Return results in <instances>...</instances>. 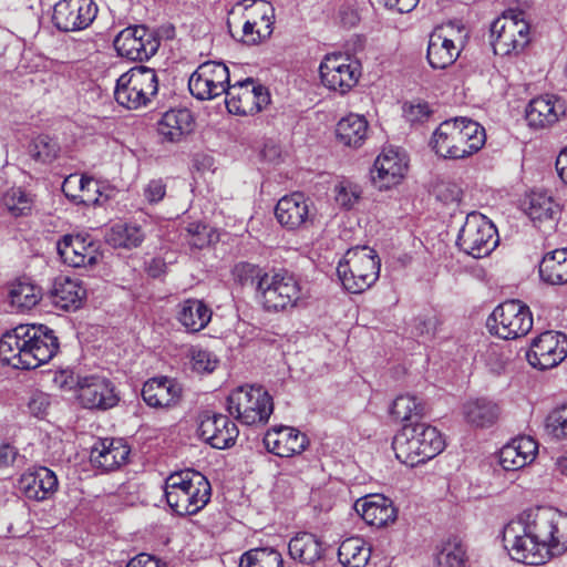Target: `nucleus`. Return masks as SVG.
I'll return each instance as SVG.
<instances>
[{
    "instance_id": "nucleus-1",
    "label": "nucleus",
    "mask_w": 567,
    "mask_h": 567,
    "mask_svg": "<svg viewBox=\"0 0 567 567\" xmlns=\"http://www.w3.org/2000/svg\"><path fill=\"white\" fill-rule=\"evenodd\" d=\"M503 539L514 560L543 565L567 550V514L553 507L530 508L505 526Z\"/></svg>"
},
{
    "instance_id": "nucleus-2",
    "label": "nucleus",
    "mask_w": 567,
    "mask_h": 567,
    "mask_svg": "<svg viewBox=\"0 0 567 567\" xmlns=\"http://www.w3.org/2000/svg\"><path fill=\"white\" fill-rule=\"evenodd\" d=\"M59 339L44 324H21L0 339V360L14 369H35L59 351Z\"/></svg>"
},
{
    "instance_id": "nucleus-3",
    "label": "nucleus",
    "mask_w": 567,
    "mask_h": 567,
    "mask_svg": "<svg viewBox=\"0 0 567 567\" xmlns=\"http://www.w3.org/2000/svg\"><path fill=\"white\" fill-rule=\"evenodd\" d=\"M485 141V130L480 123L467 117H455L439 125L431 145L440 156L460 159L478 152Z\"/></svg>"
},
{
    "instance_id": "nucleus-4",
    "label": "nucleus",
    "mask_w": 567,
    "mask_h": 567,
    "mask_svg": "<svg viewBox=\"0 0 567 567\" xmlns=\"http://www.w3.org/2000/svg\"><path fill=\"white\" fill-rule=\"evenodd\" d=\"M444 446L437 429L426 423L405 424L392 441L395 457L411 467L435 457Z\"/></svg>"
},
{
    "instance_id": "nucleus-5",
    "label": "nucleus",
    "mask_w": 567,
    "mask_h": 567,
    "mask_svg": "<svg viewBox=\"0 0 567 567\" xmlns=\"http://www.w3.org/2000/svg\"><path fill=\"white\" fill-rule=\"evenodd\" d=\"M212 487L199 472L184 470L172 473L165 481L168 506L178 515H194L210 499Z\"/></svg>"
},
{
    "instance_id": "nucleus-6",
    "label": "nucleus",
    "mask_w": 567,
    "mask_h": 567,
    "mask_svg": "<svg viewBox=\"0 0 567 567\" xmlns=\"http://www.w3.org/2000/svg\"><path fill=\"white\" fill-rule=\"evenodd\" d=\"M381 260L377 251L368 246L350 248L337 267L343 288L351 293H361L372 287L380 276Z\"/></svg>"
},
{
    "instance_id": "nucleus-7",
    "label": "nucleus",
    "mask_w": 567,
    "mask_h": 567,
    "mask_svg": "<svg viewBox=\"0 0 567 567\" xmlns=\"http://www.w3.org/2000/svg\"><path fill=\"white\" fill-rule=\"evenodd\" d=\"M158 91V79L154 69L134 66L123 73L116 81L114 97L127 109L137 110L146 106Z\"/></svg>"
},
{
    "instance_id": "nucleus-8",
    "label": "nucleus",
    "mask_w": 567,
    "mask_h": 567,
    "mask_svg": "<svg viewBox=\"0 0 567 567\" xmlns=\"http://www.w3.org/2000/svg\"><path fill=\"white\" fill-rule=\"evenodd\" d=\"M256 289L267 311L278 312L293 308L301 299L300 282L287 270L262 274Z\"/></svg>"
},
{
    "instance_id": "nucleus-9",
    "label": "nucleus",
    "mask_w": 567,
    "mask_h": 567,
    "mask_svg": "<svg viewBox=\"0 0 567 567\" xmlns=\"http://www.w3.org/2000/svg\"><path fill=\"white\" fill-rule=\"evenodd\" d=\"M228 413L245 425H265L274 410L271 396L260 386H239L227 398Z\"/></svg>"
},
{
    "instance_id": "nucleus-10",
    "label": "nucleus",
    "mask_w": 567,
    "mask_h": 567,
    "mask_svg": "<svg viewBox=\"0 0 567 567\" xmlns=\"http://www.w3.org/2000/svg\"><path fill=\"white\" fill-rule=\"evenodd\" d=\"M486 324L492 334L504 340L518 339L532 330L533 316L527 305L512 299L497 306Z\"/></svg>"
},
{
    "instance_id": "nucleus-11",
    "label": "nucleus",
    "mask_w": 567,
    "mask_h": 567,
    "mask_svg": "<svg viewBox=\"0 0 567 567\" xmlns=\"http://www.w3.org/2000/svg\"><path fill=\"white\" fill-rule=\"evenodd\" d=\"M498 234L494 224L484 215L473 212L466 216L460 229L456 245L462 251L474 257L488 256L498 245Z\"/></svg>"
},
{
    "instance_id": "nucleus-12",
    "label": "nucleus",
    "mask_w": 567,
    "mask_h": 567,
    "mask_svg": "<svg viewBox=\"0 0 567 567\" xmlns=\"http://www.w3.org/2000/svg\"><path fill=\"white\" fill-rule=\"evenodd\" d=\"M60 378H64L61 386L75 389L81 404L86 409L107 410L115 406L118 398L110 380L99 375H74L62 372Z\"/></svg>"
},
{
    "instance_id": "nucleus-13",
    "label": "nucleus",
    "mask_w": 567,
    "mask_h": 567,
    "mask_svg": "<svg viewBox=\"0 0 567 567\" xmlns=\"http://www.w3.org/2000/svg\"><path fill=\"white\" fill-rule=\"evenodd\" d=\"M243 7L241 41L249 45L258 44L272 34L275 8L266 0H243L236 4Z\"/></svg>"
},
{
    "instance_id": "nucleus-14",
    "label": "nucleus",
    "mask_w": 567,
    "mask_h": 567,
    "mask_svg": "<svg viewBox=\"0 0 567 567\" xmlns=\"http://www.w3.org/2000/svg\"><path fill=\"white\" fill-rule=\"evenodd\" d=\"M322 84L334 92L344 94L359 81L361 69L358 61L342 53L327 54L320 63Z\"/></svg>"
},
{
    "instance_id": "nucleus-15",
    "label": "nucleus",
    "mask_w": 567,
    "mask_h": 567,
    "mask_svg": "<svg viewBox=\"0 0 567 567\" xmlns=\"http://www.w3.org/2000/svg\"><path fill=\"white\" fill-rule=\"evenodd\" d=\"M225 95L228 112L237 115H252L270 102L268 90L261 84H256L251 78L235 84L229 83Z\"/></svg>"
},
{
    "instance_id": "nucleus-16",
    "label": "nucleus",
    "mask_w": 567,
    "mask_h": 567,
    "mask_svg": "<svg viewBox=\"0 0 567 567\" xmlns=\"http://www.w3.org/2000/svg\"><path fill=\"white\" fill-rule=\"evenodd\" d=\"M161 40L154 30L145 25H131L122 30L114 39L118 55L131 61H146L158 50Z\"/></svg>"
},
{
    "instance_id": "nucleus-17",
    "label": "nucleus",
    "mask_w": 567,
    "mask_h": 567,
    "mask_svg": "<svg viewBox=\"0 0 567 567\" xmlns=\"http://www.w3.org/2000/svg\"><path fill=\"white\" fill-rule=\"evenodd\" d=\"M229 82V70L223 62L207 61L193 72L188 89L197 100L207 101L225 94Z\"/></svg>"
},
{
    "instance_id": "nucleus-18",
    "label": "nucleus",
    "mask_w": 567,
    "mask_h": 567,
    "mask_svg": "<svg viewBox=\"0 0 567 567\" xmlns=\"http://www.w3.org/2000/svg\"><path fill=\"white\" fill-rule=\"evenodd\" d=\"M491 37L496 54L519 53L529 42V25L516 16H503L492 23Z\"/></svg>"
},
{
    "instance_id": "nucleus-19",
    "label": "nucleus",
    "mask_w": 567,
    "mask_h": 567,
    "mask_svg": "<svg viewBox=\"0 0 567 567\" xmlns=\"http://www.w3.org/2000/svg\"><path fill=\"white\" fill-rule=\"evenodd\" d=\"M97 14V6L93 0H60L53 8V25L63 32L86 29Z\"/></svg>"
},
{
    "instance_id": "nucleus-20",
    "label": "nucleus",
    "mask_w": 567,
    "mask_h": 567,
    "mask_svg": "<svg viewBox=\"0 0 567 567\" xmlns=\"http://www.w3.org/2000/svg\"><path fill=\"white\" fill-rule=\"evenodd\" d=\"M529 364L539 370L557 367L567 357V336L545 331L535 338L526 353Z\"/></svg>"
},
{
    "instance_id": "nucleus-21",
    "label": "nucleus",
    "mask_w": 567,
    "mask_h": 567,
    "mask_svg": "<svg viewBox=\"0 0 567 567\" xmlns=\"http://www.w3.org/2000/svg\"><path fill=\"white\" fill-rule=\"evenodd\" d=\"M278 223L288 230L308 228L313 224L316 208L305 194L295 192L280 198L275 207Z\"/></svg>"
},
{
    "instance_id": "nucleus-22",
    "label": "nucleus",
    "mask_w": 567,
    "mask_h": 567,
    "mask_svg": "<svg viewBox=\"0 0 567 567\" xmlns=\"http://www.w3.org/2000/svg\"><path fill=\"white\" fill-rule=\"evenodd\" d=\"M198 432L205 442L218 450L235 445L239 434L237 425L228 416L208 412L202 415Z\"/></svg>"
},
{
    "instance_id": "nucleus-23",
    "label": "nucleus",
    "mask_w": 567,
    "mask_h": 567,
    "mask_svg": "<svg viewBox=\"0 0 567 567\" xmlns=\"http://www.w3.org/2000/svg\"><path fill=\"white\" fill-rule=\"evenodd\" d=\"M58 254L64 264L74 267H92L97 264V246L81 235H65L56 244Z\"/></svg>"
},
{
    "instance_id": "nucleus-24",
    "label": "nucleus",
    "mask_w": 567,
    "mask_h": 567,
    "mask_svg": "<svg viewBox=\"0 0 567 567\" xmlns=\"http://www.w3.org/2000/svg\"><path fill=\"white\" fill-rule=\"evenodd\" d=\"M564 101L553 94H545L533 99L525 112L528 125L535 128H545L555 124L565 115Z\"/></svg>"
},
{
    "instance_id": "nucleus-25",
    "label": "nucleus",
    "mask_w": 567,
    "mask_h": 567,
    "mask_svg": "<svg viewBox=\"0 0 567 567\" xmlns=\"http://www.w3.org/2000/svg\"><path fill=\"white\" fill-rule=\"evenodd\" d=\"M264 444L270 453L279 457H290L306 450L308 439L306 434L297 429L280 426L279 429L267 431Z\"/></svg>"
},
{
    "instance_id": "nucleus-26",
    "label": "nucleus",
    "mask_w": 567,
    "mask_h": 567,
    "mask_svg": "<svg viewBox=\"0 0 567 567\" xmlns=\"http://www.w3.org/2000/svg\"><path fill=\"white\" fill-rule=\"evenodd\" d=\"M59 487V481L53 471L41 466L22 474L19 482V491L29 499L44 501L51 497Z\"/></svg>"
},
{
    "instance_id": "nucleus-27",
    "label": "nucleus",
    "mask_w": 567,
    "mask_h": 567,
    "mask_svg": "<svg viewBox=\"0 0 567 567\" xmlns=\"http://www.w3.org/2000/svg\"><path fill=\"white\" fill-rule=\"evenodd\" d=\"M408 164L403 156L393 150L380 154L371 171L373 183L380 188H390L403 178Z\"/></svg>"
},
{
    "instance_id": "nucleus-28",
    "label": "nucleus",
    "mask_w": 567,
    "mask_h": 567,
    "mask_svg": "<svg viewBox=\"0 0 567 567\" xmlns=\"http://www.w3.org/2000/svg\"><path fill=\"white\" fill-rule=\"evenodd\" d=\"M130 454L128 446L118 439H103L94 443L90 453L93 466L103 471H113L124 464Z\"/></svg>"
},
{
    "instance_id": "nucleus-29",
    "label": "nucleus",
    "mask_w": 567,
    "mask_h": 567,
    "mask_svg": "<svg viewBox=\"0 0 567 567\" xmlns=\"http://www.w3.org/2000/svg\"><path fill=\"white\" fill-rule=\"evenodd\" d=\"M537 450L533 437L518 436L501 449L499 464L505 471H517L534 461Z\"/></svg>"
},
{
    "instance_id": "nucleus-30",
    "label": "nucleus",
    "mask_w": 567,
    "mask_h": 567,
    "mask_svg": "<svg viewBox=\"0 0 567 567\" xmlns=\"http://www.w3.org/2000/svg\"><path fill=\"white\" fill-rule=\"evenodd\" d=\"M182 395L179 384L169 378H154L146 381L142 389L145 403L152 408H169L175 405Z\"/></svg>"
},
{
    "instance_id": "nucleus-31",
    "label": "nucleus",
    "mask_w": 567,
    "mask_h": 567,
    "mask_svg": "<svg viewBox=\"0 0 567 567\" xmlns=\"http://www.w3.org/2000/svg\"><path fill=\"white\" fill-rule=\"evenodd\" d=\"M354 508L370 526L383 527L395 519V508L391 501L380 494L358 499Z\"/></svg>"
},
{
    "instance_id": "nucleus-32",
    "label": "nucleus",
    "mask_w": 567,
    "mask_h": 567,
    "mask_svg": "<svg viewBox=\"0 0 567 567\" xmlns=\"http://www.w3.org/2000/svg\"><path fill=\"white\" fill-rule=\"evenodd\" d=\"M86 297V289L78 279L59 276L54 279L50 298L52 303L62 310H75Z\"/></svg>"
},
{
    "instance_id": "nucleus-33",
    "label": "nucleus",
    "mask_w": 567,
    "mask_h": 567,
    "mask_svg": "<svg viewBox=\"0 0 567 567\" xmlns=\"http://www.w3.org/2000/svg\"><path fill=\"white\" fill-rule=\"evenodd\" d=\"M194 120L187 109L169 110L157 123V132L164 141L179 142L193 131Z\"/></svg>"
},
{
    "instance_id": "nucleus-34",
    "label": "nucleus",
    "mask_w": 567,
    "mask_h": 567,
    "mask_svg": "<svg viewBox=\"0 0 567 567\" xmlns=\"http://www.w3.org/2000/svg\"><path fill=\"white\" fill-rule=\"evenodd\" d=\"M212 309L199 299H186L178 303L176 318L186 331L199 332L212 320Z\"/></svg>"
},
{
    "instance_id": "nucleus-35",
    "label": "nucleus",
    "mask_w": 567,
    "mask_h": 567,
    "mask_svg": "<svg viewBox=\"0 0 567 567\" xmlns=\"http://www.w3.org/2000/svg\"><path fill=\"white\" fill-rule=\"evenodd\" d=\"M460 50L453 40L443 35L440 31L431 33L427 44V61L433 69H445L458 56Z\"/></svg>"
},
{
    "instance_id": "nucleus-36",
    "label": "nucleus",
    "mask_w": 567,
    "mask_h": 567,
    "mask_svg": "<svg viewBox=\"0 0 567 567\" xmlns=\"http://www.w3.org/2000/svg\"><path fill=\"white\" fill-rule=\"evenodd\" d=\"M368 121L364 116L349 114L337 124V140L344 146L358 148L364 143L368 136Z\"/></svg>"
},
{
    "instance_id": "nucleus-37",
    "label": "nucleus",
    "mask_w": 567,
    "mask_h": 567,
    "mask_svg": "<svg viewBox=\"0 0 567 567\" xmlns=\"http://www.w3.org/2000/svg\"><path fill=\"white\" fill-rule=\"evenodd\" d=\"M540 279L549 285L567 284V248L547 252L539 264Z\"/></svg>"
},
{
    "instance_id": "nucleus-38",
    "label": "nucleus",
    "mask_w": 567,
    "mask_h": 567,
    "mask_svg": "<svg viewBox=\"0 0 567 567\" xmlns=\"http://www.w3.org/2000/svg\"><path fill=\"white\" fill-rule=\"evenodd\" d=\"M288 550L293 560L313 564L321 558L323 548L313 534L300 533L290 539Z\"/></svg>"
},
{
    "instance_id": "nucleus-39",
    "label": "nucleus",
    "mask_w": 567,
    "mask_h": 567,
    "mask_svg": "<svg viewBox=\"0 0 567 567\" xmlns=\"http://www.w3.org/2000/svg\"><path fill=\"white\" fill-rule=\"evenodd\" d=\"M11 306L19 311L30 310L42 299V289L28 278L14 281L9 290Z\"/></svg>"
},
{
    "instance_id": "nucleus-40",
    "label": "nucleus",
    "mask_w": 567,
    "mask_h": 567,
    "mask_svg": "<svg viewBox=\"0 0 567 567\" xmlns=\"http://www.w3.org/2000/svg\"><path fill=\"white\" fill-rule=\"evenodd\" d=\"M525 212L533 221H555L559 218L560 207L546 193L532 192L527 198Z\"/></svg>"
},
{
    "instance_id": "nucleus-41",
    "label": "nucleus",
    "mask_w": 567,
    "mask_h": 567,
    "mask_svg": "<svg viewBox=\"0 0 567 567\" xmlns=\"http://www.w3.org/2000/svg\"><path fill=\"white\" fill-rule=\"evenodd\" d=\"M371 557V548L360 537L344 539L338 549V559L346 567H365Z\"/></svg>"
},
{
    "instance_id": "nucleus-42",
    "label": "nucleus",
    "mask_w": 567,
    "mask_h": 567,
    "mask_svg": "<svg viewBox=\"0 0 567 567\" xmlns=\"http://www.w3.org/2000/svg\"><path fill=\"white\" fill-rule=\"evenodd\" d=\"M464 414L471 424L485 427L496 422L499 416V408L492 401L477 399L464 405Z\"/></svg>"
},
{
    "instance_id": "nucleus-43",
    "label": "nucleus",
    "mask_w": 567,
    "mask_h": 567,
    "mask_svg": "<svg viewBox=\"0 0 567 567\" xmlns=\"http://www.w3.org/2000/svg\"><path fill=\"white\" fill-rule=\"evenodd\" d=\"M144 240V233L137 225L117 224L111 228L107 241L114 247L135 248Z\"/></svg>"
},
{
    "instance_id": "nucleus-44",
    "label": "nucleus",
    "mask_w": 567,
    "mask_h": 567,
    "mask_svg": "<svg viewBox=\"0 0 567 567\" xmlns=\"http://www.w3.org/2000/svg\"><path fill=\"white\" fill-rule=\"evenodd\" d=\"M281 554L275 548H252L240 557L239 567H282Z\"/></svg>"
},
{
    "instance_id": "nucleus-45",
    "label": "nucleus",
    "mask_w": 567,
    "mask_h": 567,
    "mask_svg": "<svg viewBox=\"0 0 567 567\" xmlns=\"http://www.w3.org/2000/svg\"><path fill=\"white\" fill-rule=\"evenodd\" d=\"M390 412L396 420L404 422L424 416L426 406L415 395L402 394L395 398Z\"/></svg>"
},
{
    "instance_id": "nucleus-46",
    "label": "nucleus",
    "mask_w": 567,
    "mask_h": 567,
    "mask_svg": "<svg viewBox=\"0 0 567 567\" xmlns=\"http://www.w3.org/2000/svg\"><path fill=\"white\" fill-rule=\"evenodd\" d=\"M467 559L464 544L453 538L443 544L436 556V567H466Z\"/></svg>"
},
{
    "instance_id": "nucleus-47",
    "label": "nucleus",
    "mask_w": 567,
    "mask_h": 567,
    "mask_svg": "<svg viewBox=\"0 0 567 567\" xmlns=\"http://www.w3.org/2000/svg\"><path fill=\"white\" fill-rule=\"evenodd\" d=\"M3 205L14 216H27L31 213L33 198L31 194L21 187H11L2 197Z\"/></svg>"
},
{
    "instance_id": "nucleus-48",
    "label": "nucleus",
    "mask_w": 567,
    "mask_h": 567,
    "mask_svg": "<svg viewBox=\"0 0 567 567\" xmlns=\"http://www.w3.org/2000/svg\"><path fill=\"white\" fill-rule=\"evenodd\" d=\"M30 156L40 163H51L60 152L59 143L49 135H39L32 140L28 147Z\"/></svg>"
},
{
    "instance_id": "nucleus-49",
    "label": "nucleus",
    "mask_w": 567,
    "mask_h": 567,
    "mask_svg": "<svg viewBox=\"0 0 567 567\" xmlns=\"http://www.w3.org/2000/svg\"><path fill=\"white\" fill-rule=\"evenodd\" d=\"M185 240L192 248L203 249L217 240L215 230L203 223H190L185 228Z\"/></svg>"
},
{
    "instance_id": "nucleus-50",
    "label": "nucleus",
    "mask_w": 567,
    "mask_h": 567,
    "mask_svg": "<svg viewBox=\"0 0 567 567\" xmlns=\"http://www.w3.org/2000/svg\"><path fill=\"white\" fill-rule=\"evenodd\" d=\"M545 431L554 439H567V404H563L550 411L545 420Z\"/></svg>"
},
{
    "instance_id": "nucleus-51",
    "label": "nucleus",
    "mask_w": 567,
    "mask_h": 567,
    "mask_svg": "<svg viewBox=\"0 0 567 567\" xmlns=\"http://www.w3.org/2000/svg\"><path fill=\"white\" fill-rule=\"evenodd\" d=\"M189 358L193 370L198 373L213 372L218 364L216 355L200 348H192L189 351Z\"/></svg>"
},
{
    "instance_id": "nucleus-52",
    "label": "nucleus",
    "mask_w": 567,
    "mask_h": 567,
    "mask_svg": "<svg viewBox=\"0 0 567 567\" xmlns=\"http://www.w3.org/2000/svg\"><path fill=\"white\" fill-rule=\"evenodd\" d=\"M403 114L409 123L416 125L427 122L433 114V110L430 107L429 103L415 101L404 104Z\"/></svg>"
},
{
    "instance_id": "nucleus-53",
    "label": "nucleus",
    "mask_w": 567,
    "mask_h": 567,
    "mask_svg": "<svg viewBox=\"0 0 567 567\" xmlns=\"http://www.w3.org/2000/svg\"><path fill=\"white\" fill-rule=\"evenodd\" d=\"M73 179L75 182H78L79 188L82 193V195H80L81 202H83V203L97 202V198H93L90 194L91 192H93V193L99 192L97 184L94 182V179L92 177H87V176H82L79 179H76L75 176L71 175L68 178H65V181L63 183V192L65 193L66 196H69V194L66 193L65 188L73 182Z\"/></svg>"
},
{
    "instance_id": "nucleus-54",
    "label": "nucleus",
    "mask_w": 567,
    "mask_h": 567,
    "mask_svg": "<svg viewBox=\"0 0 567 567\" xmlns=\"http://www.w3.org/2000/svg\"><path fill=\"white\" fill-rule=\"evenodd\" d=\"M336 202L339 206L346 209H350L358 202L360 195L355 186L346 185L340 183L334 188Z\"/></svg>"
},
{
    "instance_id": "nucleus-55",
    "label": "nucleus",
    "mask_w": 567,
    "mask_h": 567,
    "mask_svg": "<svg viewBox=\"0 0 567 567\" xmlns=\"http://www.w3.org/2000/svg\"><path fill=\"white\" fill-rule=\"evenodd\" d=\"M50 406V396L41 391L33 392L28 401V410L35 417L42 419L45 416Z\"/></svg>"
},
{
    "instance_id": "nucleus-56",
    "label": "nucleus",
    "mask_w": 567,
    "mask_h": 567,
    "mask_svg": "<svg viewBox=\"0 0 567 567\" xmlns=\"http://www.w3.org/2000/svg\"><path fill=\"white\" fill-rule=\"evenodd\" d=\"M234 275L241 285H247L248 282L254 284L255 280L258 281L262 276L261 270L249 262H240L236 265L234 268Z\"/></svg>"
},
{
    "instance_id": "nucleus-57",
    "label": "nucleus",
    "mask_w": 567,
    "mask_h": 567,
    "mask_svg": "<svg viewBox=\"0 0 567 567\" xmlns=\"http://www.w3.org/2000/svg\"><path fill=\"white\" fill-rule=\"evenodd\" d=\"M435 194L437 199L441 202L449 204V203H456L460 202L462 196L461 188L451 183H441L435 187Z\"/></svg>"
},
{
    "instance_id": "nucleus-58",
    "label": "nucleus",
    "mask_w": 567,
    "mask_h": 567,
    "mask_svg": "<svg viewBox=\"0 0 567 567\" xmlns=\"http://www.w3.org/2000/svg\"><path fill=\"white\" fill-rule=\"evenodd\" d=\"M166 194V186L162 179H152L144 189V196L150 204H157Z\"/></svg>"
},
{
    "instance_id": "nucleus-59",
    "label": "nucleus",
    "mask_w": 567,
    "mask_h": 567,
    "mask_svg": "<svg viewBox=\"0 0 567 567\" xmlns=\"http://www.w3.org/2000/svg\"><path fill=\"white\" fill-rule=\"evenodd\" d=\"M126 567H166V565L148 554H140L132 558Z\"/></svg>"
},
{
    "instance_id": "nucleus-60",
    "label": "nucleus",
    "mask_w": 567,
    "mask_h": 567,
    "mask_svg": "<svg viewBox=\"0 0 567 567\" xmlns=\"http://www.w3.org/2000/svg\"><path fill=\"white\" fill-rule=\"evenodd\" d=\"M18 456V450L10 444L0 445V468L13 465Z\"/></svg>"
},
{
    "instance_id": "nucleus-61",
    "label": "nucleus",
    "mask_w": 567,
    "mask_h": 567,
    "mask_svg": "<svg viewBox=\"0 0 567 567\" xmlns=\"http://www.w3.org/2000/svg\"><path fill=\"white\" fill-rule=\"evenodd\" d=\"M419 0H385V6L399 13L411 12Z\"/></svg>"
},
{
    "instance_id": "nucleus-62",
    "label": "nucleus",
    "mask_w": 567,
    "mask_h": 567,
    "mask_svg": "<svg viewBox=\"0 0 567 567\" xmlns=\"http://www.w3.org/2000/svg\"><path fill=\"white\" fill-rule=\"evenodd\" d=\"M488 361L494 372L499 373L505 369V365L508 362V358L504 357L496 349H491L488 351Z\"/></svg>"
},
{
    "instance_id": "nucleus-63",
    "label": "nucleus",
    "mask_w": 567,
    "mask_h": 567,
    "mask_svg": "<svg viewBox=\"0 0 567 567\" xmlns=\"http://www.w3.org/2000/svg\"><path fill=\"white\" fill-rule=\"evenodd\" d=\"M556 171L560 179L567 184V146L558 154L556 158Z\"/></svg>"
},
{
    "instance_id": "nucleus-64",
    "label": "nucleus",
    "mask_w": 567,
    "mask_h": 567,
    "mask_svg": "<svg viewBox=\"0 0 567 567\" xmlns=\"http://www.w3.org/2000/svg\"><path fill=\"white\" fill-rule=\"evenodd\" d=\"M164 266L165 264L161 259H153L147 269V272L151 277L156 278L164 272Z\"/></svg>"
}]
</instances>
